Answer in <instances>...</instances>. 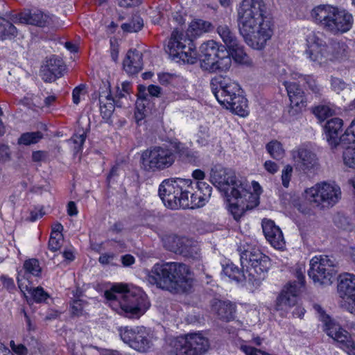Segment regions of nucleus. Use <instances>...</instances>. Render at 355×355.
<instances>
[{
    "instance_id": "1",
    "label": "nucleus",
    "mask_w": 355,
    "mask_h": 355,
    "mask_svg": "<svg viewBox=\"0 0 355 355\" xmlns=\"http://www.w3.org/2000/svg\"><path fill=\"white\" fill-rule=\"evenodd\" d=\"M264 8L262 0H243L237 10L239 31L254 49H263L272 35L270 23L264 16Z\"/></svg>"
},
{
    "instance_id": "2",
    "label": "nucleus",
    "mask_w": 355,
    "mask_h": 355,
    "mask_svg": "<svg viewBox=\"0 0 355 355\" xmlns=\"http://www.w3.org/2000/svg\"><path fill=\"white\" fill-rule=\"evenodd\" d=\"M326 39L320 31H311L306 35L305 54L311 62L318 65L326 64L329 61L355 63L353 53L344 42L331 40L327 44Z\"/></svg>"
},
{
    "instance_id": "3",
    "label": "nucleus",
    "mask_w": 355,
    "mask_h": 355,
    "mask_svg": "<svg viewBox=\"0 0 355 355\" xmlns=\"http://www.w3.org/2000/svg\"><path fill=\"white\" fill-rule=\"evenodd\" d=\"M311 16L324 30L334 35L349 31L353 25L352 14L345 10L329 5H320L313 9Z\"/></svg>"
},
{
    "instance_id": "4",
    "label": "nucleus",
    "mask_w": 355,
    "mask_h": 355,
    "mask_svg": "<svg viewBox=\"0 0 355 355\" xmlns=\"http://www.w3.org/2000/svg\"><path fill=\"white\" fill-rule=\"evenodd\" d=\"M191 180L182 178L164 180L159 185V195L165 206L171 209H187Z\"/></svg>"
},
{
    "instance_id": "5",
    "label": "nucleus",
    "mask_w": 355,
    "mask_h": 355,
    "mask_svg": "<svg viewBox=\"0 0 355 355\" xmlns=\"http://www.w3.org/2000/svg\"><path fill=\"white\" fill-rule=\"evenodd\" d=\"M209 347L208 340L194 333L170 340L164 347V352L166 355H204Z\"/></svg>"
},
{
    "instance_id": "6",
    "label": "nucleus",
    "mask_w": 355,
    "mask_h": 355,
    "mask_svg": "<svg viewBox=\"0 0 355 355\" xmlns=\"http://www.w3.org/2000/svg\"><path fill=\"white\" fill-rule=\"evenodd\" d=\"M211 182L220 190L223 191L227 198L243 195L245 182L239 180L236 173L231 168L215 166L210 173Z\"/></svg>"
},
{
    "instance_id": "7",
    "label": "nucleus",
    "mask_w": 355,
    "mask_h": 355,
    "mask_svg": "<svg viewBox=\"0 0 355 355\" xmlns=\"http://www.w3.org/2000/svg\"><path fill=\"white\" fill-rule=\"evenodd\" d=\"M166 51L173 60L179 59L188 64L197 62V53L191 39L178 30L172 32Z\"/></svg>"
},
{
    "instance_id": "8",
    "label": "nucleus",
    "mask_w": 355,
    "mask_h": 355,
    "mask_svg": "<svg viewBox=\"0 0 355 355\" xmlns=\"http://www.w3.org/2000/svg\"><path fill=\"white\" fill-rule=\"evenodd\" d=\"M240 261L243 268H246L248 280L254 283L264 277L270 266V258L259 250L239 249Z\"/></svg>"
},
{
    "instance_id": "9",
    "label": "nucleus",
    "mask_w": 355,
    "mask_h": 355,
    "mask_svg": "<svg viewBox=\"0 0 355 355\" xmlns=\"http://www.w3.org/2000/svg\"><path fill=\"white\" fill-rule=\"evenodd\" d=\"M166 277L171 282L168 291L174 294L189 293L193 287V279L191 277L189 267L180 262H166Z\"/></svg>"
},
{
    "instance_id": "10",
    "label": "nucleus",
    "mask_w": 355,
    "mask_h": 355,
    "mask_svg": "<svg viewBox=\"0 0 355 355\" xmlns=\"http://www.w3.org/2000/svg\"><path fill=\"white\" fill-rule=\"evenodd\" d=\"M141 159L145 171L156 172L171 166L175 160V155L169 148L155 146L144 150Z\"/></svg>"
},
{
    "instance_id": "11",
    "label": "nucleus",
    "mask_w": 355,
    "mask_h": 355,
    "mask_svg": "<svg viewBox=\"0 0 355 355\" xmlns=\"http://www.w3.org/2000/svg\"><path fill=\"white\" fill-rule=\"evenodd\" d=\"M336 266L337 263L335 260L329 256H315L310 261L308 275L315 284L324 286L331 285L337 272Z\"/></svg>"
},
{
    "instance_id": "12",
    "label": "nucleus",
    "mask_w": 355,
    "mask_h": 355,
    "mask_svg": "<svg viewBox=\"0 0 355 355\" xmlns=\"http://www.w3.org/2000/svg\"><path fill=\"white\" fill-rule=\"evenodd\" d=\"M306 198L312 204L321 208L334 206L340 198V187L323 182L306 190Z\"/></svg>"
},
{
    "instance_id": "13",
    "label": "nucleus",
    "mask_w": 355,
    "mask_h": 355,
    "mask_svg": "<svg viewBox=\"0 0 355 355\" xmlns=\"http://www.w3.org/2000/svg\"><path fill=\"white\" fill-rule=\"evenodd\" d=\"M121 340L131 348L141 353H146L153 347V335L144 327H120Z\"/></svg>"
},
{
    "instance_id": "14",
    "label": "nucleus",
    "mask_w": 355,
    "mask_h": 355,
    "mask_svg": "<svg viewBox=\"0 0 355 355\" xmlns=\"http://www.w3.org/2000/svg\"><path fill=\"white\" fill-rule=\"evenodd\" d=\"M119 302V313L128 318H139L149 307L146 295L140 292L128 291L127 288Z\"/></svg>"
},
{
    "instance_id": "15",
    "label": "nucleus",
    "mask_w": 355,
    "mask_h": 355,
    "mask_svg": "<svg viewBox=\"0 0 355 355\" xmlns=\"http://www.w3.org/2000/svg\"><path fill=\"white\" fill-rule=\"evenodd\" d=\"M313 309L319 314L320 319L324 323V331L329 336L340 343L342 347L355 349V341L346 330L341 328L338 324L332 321L329 316L325 313V311L320 305L315 304L313 305Z\"/></svg>"
},
{
    "instance_id": "16",
    "label": "nucleus",
    "mask_w": 355,
    "mask_h": 355,
    "mask_svg": "<svg viewBox=\"0 0 355 355\" xmlns=\"http://www.w3.org/2000/svg\"><path fill=\"white\" fill-rule=\"evenodd\" d=\"M304 272L305 267L304 266L296 267L295 275L298 282L288 283L282 290L277 299V306L279 309H282L284 306L291 307L297 304L300 288L304 286Z\"/></svg>"
},
{
    "instance_id": "17",
    "label": "nucleus",
    "mask_w": 355,
    "mask_h": 355,
    "mask_svg": "<svg viewBox=\"0 0 355 355\" xmlns=\"http://www.w3.org/2000/svg\"><path fill=\"white\" fill-rule=\"evenodd\" d=\"M212 93L221 105L241 116L248 115L247 99L243 95L230 90H213Z\"/></svg>"
},
{
    "instance_id": "18",
    "label": "nucleus",
    "mask_w": 355,
    "mask_h": 355,
    "mask_svg": "<svg viewBox=\"0 0 355 355\" xmlns=\"http://www.w3.org/2000/svg\"><path fill=\"white\" fill-rule=\"evenodd\" d=\"M164 245L168 250L186 257L198 259L199 255L197 243L184 236H168L164 241Z\"/></svg>"
},
{
    "instance_id": "19",
    "label": "nucleus",
    "mask_w": 355,
    "mask_h": 355,
    "mask_svg": "<svg viewBox=\"0 0 355 355\" xmlns=\"http://www.w3.org/2000/svg\"><path fill=\"white\" fill-rule=\"evenodd\" d=\"M293 158L295 169L304 173H313L319 168L318 158L316 154L309 149L299 148L293 151Z\"/></svg>"
},
{
    "instance_id": "20",
    "label": "nucleus",
    "mask_w": 355,
    "mask_h": 355,
    "mask_svg": "<svg viewBox=\"0 0 355 355\" xmlns=\"http://www.w3.org/2000/svg\"><path fill=\"white\" fill-rule=\"evenodd\" d=\"M66 66L63 60L55 55L46 59L40 69V76L46 83L54 82L63 76Z\"/></svg>"
},
{
    "instance_id": "21",
    "label": "nucleus",
    "mask_w": 355,
    "mask_h": 355,
    "mask_svg": "<svg viewBox=\"0 0 355 355\" xmlns=\"http://www.w3.org/2000/svg\"><path fill=\"white\" fill-rule=\"evenodd\" d=\"M343 124V120L339 118L331 119L326 123L324 128L327 139L329 144L334 147L351 143L349 140L350 135H347V130L343 135L340 136Z\"/></svg>"
},
{
    "instance_id": "22",
    "label": "nucleus",
    "mask_w": 355,
    "mask_h": 355,
    "mask_svg": "<svg viewBox=\"0 0 355 355\" xmlns=\"http://www.w3.org/2000/svg\"><path fill=\"white\" fill-rule=\"evenodd\" d=\"M338 291L349 304L347 309L352 313H355V275L344 273L340 275Z\"/></svg>"
},
{
    "instance_id": "23",
    "label": "nucleus",
    "mask_w": 355,
    "mask_h": 355,
    "mask_svg": "<svg viewBox=\"0 0 355 355\" xmlns=\"http://www.w3.org/2000/svg\"><path fill=\"white\" fill-rule=\"evenodd\" d=\"M221 46L214 40H209L201 44L197 60H200V67L202 69L210 71L221 50Z\"/></svg>"
},
{
    "instance_id": "24",
    "label": "nucleus",
    "mask_w": 355,
    "mask_h": 355,
    "mask_svg": "<svg viewBox=\"0 0 355 355\" xmlns=\"http://www.w3.org/2000/svg\"><path fill=\"white\" fill-rule=\"evenodd\" d=\"M146 279L150 284L168 291V288H171L169 286L171 285V282L168 281L166 277V262L155 263L151 270L148 271Z\"/></svg>"
},
{
    "instance_id": "25",
    "label": "nucleus",
    "mask_w": 355,
    "mask_h": 355,
    "mask_svg": "<svg viewBox=\"0 0 355 355\" xmlns=\"http://www.w3.org/2000/svg\"><path fill=\"white\" fill-rule=\"evenodd\" d=\"M262 229L266 239L277 249H282L285 241L280 228L274 221L268 219L262 220Z\"/></svg>"
},
{
    "instance_id": "26",
    "label": "nucleus",
    "mask_w": 355,
    "mask_h": 355,
    "mask_svg": "<svg viewBox=\"0 0 355 355\" xmlns=\"http://www.w3.org/2000/svg\"><path fill=\"white\" fill-rule=\"evenodd\" d=\"M54 19L53 16L47 15L40 10L24 11L19 15L21 23L41 27L53 25Z\"/></svg>"
},
{
    "instance_id": "27",
    "label": "nucleus",
    "mask_w": 355,
    "mask_h": 355,
    "mask_svg": "<svg viewBox=\"0 0 355 355\" xmlns=\"http://www.w3.org/2000/svg\"><path fill=\"white\" fill-rule=\"evenodd\" d=\"M101 114L105 121L112 123L111 117L114 111V105H118V100L113 97L112 90H102L98 94Z\"/></svg>"
},
{
    "instance_id": "28",
    "label": "nucleus",
    "mask_w": 355,
    "mask_h": 355,
    "mask_svg": "<svg viewBox=\"0 0 355 355\" xmlns=\"http://www.w3.org/2000/svg\"><path fill=\"white\" fill-rule=\"evenodd\" d=\"M123 69L128 74L139 72L143 67L142 53L136 49L129 50L123 62Z\"/></svg>"
},
{
    "instance_id": "29",
    "label": "nucleus",
    "mask_w": 355,
    "mask_h": 355,
    "mask_svg": "<svg viewBox=\"0 0 355 355\" xmlns=\"http://www.w3.org/2000/svg\"><path fill=\"white\" fill-rule=\"evenodd\" d=\"M198 191L189 193V206L188 208L200 207L205 205L207 198L210 197L211 187L205 182H198L197 184Z\"/></svg>"
},
{
    "instance_id": "30",
    "label": "nucleus",
    "mask_w": 355,
    "mask_h": 355,
    "mask_svg": "<svg viewBox=\"0 0 355 355\" xmlns=\"http://www.w3.org/2000/svg\"><path fill=\"white\" fill-rule=\"evenodd\" d=\"M286 89H313L317 86L316 80L311 76L294 74L292 80L284 82Z\"/></svg>"
},
{
    "instance_id": "31",
    "label": "nucleus",
    "mask_w": 355,
    "mask_h": 355,
    "mask_svg": "<svg viewBox=\"0 0 355 355\" xmlns=\"http://www.w3.org/2000/svg\"><path fill=\"white\" fill-rule=\"evenodd\" d=\"M212 309L221 320L228 322L234 318L235 306L230 302L216 300L212 304Z\"/></svg>"
},
{
    "instance_id": "32",
    "label": "nucleus",
    "mask_w": 355,
    "mask_h": 355,
    "mask_svg": "<svg viewBox=\"0 0 355 355\" xmlns=\"http://www.w3.org/2000/svg\"><path fill=\"white\" fill-rule=\"evenodd\" d=\"M231 58L235 62L247 67H252L254 63L250 56L245 52L244 48L239 42L236 43L235 46L228 49Z\"/></svg>"
},
{
    "instance_id": "33",
    "label": "nucleus",
    "mask_w": 355,
    "mask_h": 355,
    "mask_svg": "<svg viewBox=\"0 0 355 355\" xmlns=\"http://www.w3.org/2000/svg\"><path fill=\"white\" fill-rule=\"evenodd\" d=\"M126 286L123 284H116L112 286L110 290L105 291L104 295L105 298L110 301V306L119 313V302L121 300V295H123L125 291Z\"/></svg>"
},
{
    "instance_id": "34",
    "label": "nucleus",
    "mask_w": 355,
    "mask_h": 355,
    "mask_svg": "<svg viewBox=\"0 0 355 355\" xmlns=\"http://www.w3.org/2000/svg\"><path fill=\"white\" fill-rule=\"evenodd\" d=\"M291 105V110H289L290 114H295V112H299L303 107H305L306 98L303 90H287Z\"/></svg>"
},
{
    "instance_id": "35",
    "label": "nucleus",
    "mask_w": 355,
    "mask_h": 355,
    "mask_svg": "<svg viewBox=\"0 0 355 355\" xmlns=\"http://www.w3.org/2000/svg\"><path fill=\"white\" fill-rule=\"evenodd\" d=\"M231 65L232 58L230 54L224 46H221V50L218 53L212 67L213 69H211L210 72H215L218 70L225 71L230 68Z\"/></svg>"
},
{
    "instance_id": "36",
    "label": "nucleus",
    "mask_w": 355,
    "mask_h": 355,
    "mask_svg": "<svg viewBox=\"0 0 355 355\" xmlns=\"http://www.w3.org/2000/svg\"><path fill=\"white\" fill-rule=\"evenodd\" d=\"M211 24L202 19L193 20L187 29V37H196L211 30Z\"/></svg>"
},
{
    "instance_id": "37",
    "label": "nucleus",
    "mask_w": 355,
    "mask_h": 355,
    "mask_svg": "<svg viewBox=\"0 0 355 355\" xmlns=\"http://www.w3.org/2000/svg\"><path fill=\"white\" fill-rule=\"evenodd\" d=\"M243 269L239 268L238 266L234 265L233 263H227L223 267V272L230 279L234 280L238 283H242L245 282L248 276L247 277L243 271Z\"/></svg>"
},
{
    "instance_id": "38",
    "label": "nucleus",
    "mask_w": 355,
    "mask_h": 355,
    "mask_svg": "<svg viewBox=\"0 0 355 355\" xmlns=\"http://www.w3.org/2000/svg\"><path fill=\"white\" fill-rule=\"evenodd\" d=\"M211 89H241L240 85L227 76H216L211 80Z\"/></svg>"
},
{
    "instance_id": "39",
    "label": "nucleus",
    "mask_w": 355,
    "mask_h": 355,
    "mask_svg": "<svg viewBox=\"0 0 355 355\" xmlns=\"http://www.w3.org/2000/svg\"><path fill=\"white\" fill-rule=\"evenodd\" d=\"M159 83L164 87H184L183 83L184 80L182 77L168 73H161L158 74Z\"/></svg>"
},
{
    "instance_id": "40",
    "label": "nucleus",
    "mask_w": 355,
    "mask_h": 355,
    "mask_svg": "<svg viewBox=\"0 0 355 355\" xmlns=\"http://www.w3.org/2000/svg\"><path fill=\"white\" fill-rule=\"evenodd\" d=\"M217 32L228 49L235 46L236 44L239 42L234 33L227 25L218 26Z\"/></svg>"
},
{
    "instance_id": "41",
    "label": "nucleus",
    "mask_w": 355,
    "mask_h": 355,
    "mask_svg": "<svg viewBox=\"0 0 355 355\" xmlns=\"http://www.w3.org/2000/svg\"><path fill=\"white\" fill-rule=\"evenodd\" d=\"M17 35L15 26L9 21L0 17V39L10 40Z\"/></svg>"
},
{
    "instance_id": "42",
    "label": "nucleus",
    "mask_w": 355,
    "mask_h": 355,
    "mask_svg": "<svg viewBox=\"0 0 355 355\" xmlns=\"http://www.w3.org/2000/svg\"><path fill=\"white\" fill-rule=\"evenodd\" d=\"M17 282L19 288L21 291L24 293L25 291H28L31 293L34 300L36 302H42L45 301L49 297V295L44 291L42 287H37L33 290L31 288L29 290L27 285L24 286L23 284L21 283V279L19 277V276L17 277Z\"/></svg>"
},
{
    "instance_id": "43",
    "label": "nucleus",
    "mask_w": 355,
    "mask_h": 355,
    "mask_svg": "<svg viewBox=\"0 0 355 355\" xmlns=\"http://www.w3.org/2000/svg\"><path fill=\"white\" fill-rule=\"evenodd\" d=\"M144 26L143 19L137 15H135L127 22L121 24V29L126 33H136L141 30Z\"/></svg>"
},
{
    "instance_id": "44",
    "label": "nucleus",
    "mask_w": 355,
    "mask_h": 355,
    "mask_svg": "<svg viewBox=\"0 0 355 355\" xmlns=\"http://www.w3.org/2000/svg\"><path fill=\"white\" fill-rule=\"evenodd\" d=\"M43 138V134L40 131L23 133L18 139V144L29 146L39 142Z\"/></svg>"
},
{
    "instance_id": "45",
    "label": "nucleus",
    "mask_w": 355,
    "mask_h": 355,
    "mask_svg": "<svg viewBox=\"0 0 355 355\" xmlns=\"http://www.w3.org/2000/svg\"><path fill=\"white\" fill-rule=\"evenodd\" d=\"M245 190L246 193L243 195H239L238 196H233L232 198L234 200H238L239 198L244 200V202L246 201L247 204H245L246 209H252L255 207H257L259 203V198L257 194L252 193L247 189V184L245 182Z\"/></svg>"
},
{
    "instance_id": "46",
    "label": "nucleus",
    "mask_w": 355,
    "mask_h": 355,
    "mask_svg": "<svg viewBox=\"0 0 355 355\" xmlns=\"http://www.w3.org/2000/svg\"><path fill=\"white\" fill-rule=\"evenodd\" d=\"M232 198H230L228 200L230 202V211L232 214L234 218L236 220H239L241 217L243 215L246 210H248L245 207V203L244 202V200L239 198L236 200V202H233L232 201Z\"/></svg>"
},
{
    "instance_id": "47",
    "label": "nucleus",
    "mask_w": 355,
    "mask_h": 355,
    "mask_svg": "<svg viewBox=\"0 0 355 355\" xmlns=\"http://www.w3.org/2000/svg\"><path fill=\"white\" fill-rule=\"evenodd\" d=\"M266 149L270 156L275 159H281L284 156V150L280 142L272 141L266 145Z\"/></svg>"
},
{
    "instance_id": "48",
    "label": "nucleus",
    "mask_w": 355,
    "mask_h": 355,
    "mask_svg": "<svg viewBox=\"0 0 355 355\" xmlns=\"http://www.w3.org/2000/svg\"><path fill=\"white\" fill-rule=\"evenodd\" d=\"M175 149L180 156L185 161L191 164H196L198 157L194 153L182 146L181 143L176 144Z\"/></svg>"
},
{
    "instance_id": "49",
    "label": "nucleus",
    "mask_w": 355,
    "mask_h": 355,
    "mask_svg": "<svg viewBox=\"0 0 355 355\" xmlns=\"http://www.w3.org/2000/svg\"><path fill=\"white\" fill-rule=\"evenodd\" d=\"M146 90H138L137 100L136 101V110L143 112L146 114L148 113V110L146 107L148 106L150 103V100L146 98L147 95Z\"/></svg>"
},
{
    "instance_id": "50",
    "label": "nucleus",
    "mask_w": 355,
    "mask_h": 355,
    "mask_svg": "<svg viewBox=\"0 0 355 355\" xmlns=\"http://www.w3.org/2000/svg\"><path fill=\"white\" fill-rule=\"evenodd\" d=\"M24 268L26 272L36 277L39 276L41 272L39 261L35 259H31L26 261L24 263Z\"/></svg>"
},
{
    "instance_id": "51",
    "label": "nucleus",
    "mask_w": 355,
    "mask_h": 355,
    "mask_svg": "<svg viewBox=\"0 0 355 355\" xmlns=\"http://www.w3.org/2000/svg\"><path fill=\"white\" fill-rule=\"evenodd\" d=\"M343 157L345 165L355 168V148L347 147L343 152Z\"/></svg>"
},
{
    "instance_id": "52",
    "label": "nucleus",
    "mask_w": 355,
    "mask_h": 355,
    "mask_svg": "<svg viewBox=\"0 0 355 355\" xmlns=\"http://www.w3.org/2000/svg\"><path fill=\"white\" fill-rule=\"evenodd\" d=\"M293 167L291 165H286L282 173V181L284 187L289 186V182L292 176Z\"/></svg>"
},
{
    "instance_id": "53",
    "label": "nucleus",
    "mask_w": 355,
    "mask_h": 355,
    "mask_svg": "<svg viewBox=\"0 0 355 355\" xmlns=\"http://www.w3.org/2000/svg\"><path fill=\"white\" fill-rule=\"evenodd\" d=\"M86 135L83 132L82 134L80 135H75L72 138L71 140L73 141V143L76 145L74 147V153H78L80 151L82 146L85 141Z\"/></svg>"
},
{
    "instance_id": "54",
    "label": "nucleus",
    "mask_w": 355,
    "mask_h": 355,
    "mask_svg": "<svg viewBox=\"0 0 355 355\" xmlns=\"http://www.w3.org/2000/svg\"><path fill=\"white\" fill-rule=\"evenodd\" d=\"M85 302L82 300H75L71 304V313L78 316L82 314Z\"/></svg>"
},
{
    "instance_id": "55",
    "label": "nucleus",
    "mask_w": 355,
    "mask_h": 355,
    "mask_svg": "<svg viewBox=\"0 0 355 355\" xmlns=\"http://www.w3.org/2000/svg\"><path fill=\"white\" fill-rule=\"evenodd\" d=\"M10 346L13 352L18 355H27L28 349L22 344H15V341L11 340Z\"/></svg>"
},
{
    "instance_id": "56",
    "label": "nucleus",
    "mask_w": 355,
    "mask_h": 355,
    "mask_svg": "<svg viewBox=\"0 0 355 355\" xmlns=\"http://www.w3.org/2000/svg\"><path fill=\"white\" fill-rule=\"evenodd\" d=\"M313 113L320 119H324L331 114V110L327 106H318L313 110Z\"/></svg>"
},
{
    "instance_id": "57",
    "label": "nucleus",
    "mask_w": 355,
    "mask_h": 355,
    "mask_svg": "<svg viewBox=\"0 0 355 355\" xmlns=\"http://www.w3.org/2000/svg\"><path fill=\"white\" fill-rule=\"evenodd\" d=\"M335 225L341 229H347L349 226V221L347 218L340 214H337L334 219Z\"/></svg>"
},
{
    "instance_id": "58",
    "label": "nucleus",
    "mask_w": 355,
    "mask_h": 355,
    "mask_svg": "<svg viewBox=\"0 0 355 355\" xmlns=\"http://www.w3.org/2000/svg\"><path fill=\"white\" fill-rule=\"evenodd\" d=\"M48 157V153L44 150L33 151L32 160L34 162H45Z\"/></svg>"
},
{
    "instance_id": "59",
    "label": "nucleus",
    "mask_w": 355,
    "mask_h": 355,
    "mask_svg": "<svg viewBox=\"0 0 355 355\" xmlns=\"http://www.w3.org/2000/svg\"><path fill=\"white\" fill-rule=\"evenodd\" d=\"M48 246L49 249L53 252L58 250L61 247L60 239L51 234Z\"/></svg>"
},
{
    "instance_id": "60",
    "label": "nucleus",
    "mask_w": 355,
    "mask_h": 355,
    "mask_svg": "<svg viewBox=\"0 0 355 355\" xmlns=\"http://www.w3.org/2000/svg\"><path fill=\"white\" fill-rule=\"evenodd\" d=\"M141 0H118V4L121 7L128 8L140 4Z\"/></svg>"
},
{
    "instance_id": "61",
    "label": "nucleus",
    "mask_w": 355,
    "mask_h": 355,
    "mask_svg": "<svg viewBox=\"0 0 355 355\" xmlns=\"http://www.w3.org/2000/svg\"><path fill=\"white\" fill-rule=\"evenodd\" d=\"M347 135H350L349 138V142H355V117L347 129Z\"/></svg>"
},
{
    "instance_id": "62",
    "label": "nucleus",
    "mask_w": 355,
    "mask_h": 355,
    "mask_svg": "<svg viewBox=\"0 0 355 355\" xmlns=\"http://www.w3.org/2000/svg\"><path fill=\"white\" fill-rule=\"evenodd\" d=\"M9 147L5 144H0V159L7 160L9 158Z\"/></svg>"
},
{
    "instance_id": "63",
    "label": "nucleus",
    "mask_w": 355,
    "mask_h": 355,
    "mask_svg": "<svg viewBox=\"0 0 355 355\" xmlns=\"http://www.w3.org/2000/svg\"><path fill=\"white\" fill-rule=\"evenodd\" d=\"M264 167L267 171L272 174L276 173L279 169L277 164L272 161H266L264 164Z\"/></svg>"
},
{
    "instance_id": "64",
    "label": "nucleus",
    "mask_w": 355,
    "mask_h": 355,
    "mask_svg": "<svg viewBox=\"0 0 355 355\" xmlns=\"http://www.w3.org/2000/svg\"><path fill=\"white\" fill-rule=\"evenodd\" d=\"M86 95V90H73L72 98L74 104L80 103V97Z\"/></svg>"
}]
</instances>
